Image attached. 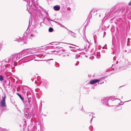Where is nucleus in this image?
<instances>
[{"label":"nucleus","mask_w":131,"mask_h":131,"mask_svg":"<svg viewBox=\"0 0 131 131\" xmlns=\"http://www.w3.org/2000/svg\"><path fill=\"white\" fill-rule=\"evenodd\" d=\"M67 29V30L71 32L72 33L70 34L73 37H75V35L76 34L74 32H72V31L71 30H69L68 29Z\"/></svg>","instance_id":"obj_18"},{"label":"nucleus","mask_w":131,"mask_h":131,"mask_svg":"<svg viewBox=\"0 0 131 131\" xmlns=\"http://www.w3.org/2000/svg\"><path fill=\"white\" fill-rule=\"evenodd\" d=\"M35 32H36V33H37V32H36V30H35Z\"/></svg>","instance_id":"obj_62"},{"label":"nucleus","mask_w":131,"mask_h":131,"mask_svg":"<svg viewBox=\"0 0 131 131\" xmlns=\"http://www.w3.org/2000/svg\"><path fill=\"white\" fill-rule=\"evenodd\" d=\"M81 110L83 111H84V109L83 108V106H82V109H81Z\"/></svg>","instance_id":"obj_43"},{"label":"nucleus","mask_w":131,"mask_h":131,"mask_svg":"<svg viewBox=\"0 0 131 131\" xmlns=\"http://www.w3.org/2000/svg\"><path fill=\"white\" fill-rule=\"evenodd\" d=\"M69 48H73V47H72V46H69Z\"/></svg>","instance_id":"obj_44"},{"label":"nucleus","mask_w":131,"mask_h":131,"mask_svg":"<svg viewBox=\"0 0 131 131\" xmlns=\"http://www.w3.org/2000/svg\"><path fill=\"white\" fill-rule=\"evenodd\" d=\"M41 81V84L45 88L47 89H48L49 85V82L47 80L44 79L42 80Z\"/></svg>","instance_id":"obj_5"},{"label":"nucleus","mask_w":131,"mask_h":131,"mask_svg":"<svg viewBox=\"0 0 131 131\" xmlns=\"http://www.w3.org/2000/svg\"><path fill=\"white\" fill-rule=\"evenodd\" d=\"M110 99V98L109 97L105 98L101 100V102L103 105L108 106L109 105L108 101Z\"/></svg>","instance_id":"obj_9"},{"label":"nucleus","mask_w":131,"mask_h":131,"mask_svg":"<svg viewBox=\"0 0 131 131\" xmlns=\"http://www.w3.org/2000/svg\"><path fill=\"white\" fill-rule=\"evenodd\" d=\"M95 10L94 9H93L91 10V11L90 14L92 15L95 12Z\"/></svg>","instance_id":"obj_22"},{"label":"nucleus","mask_w":131,"mask_h":131,"mask_svg":"<svg viewBox=\"0 0 131 131\" xmlns=\"http://www.w3.org/2000/svg\"><path fill=\"white\" fill-rule=\"evenodd\" d=\"M53 59H49L48 60H42V61H47V62L49 64H51V62H50V61L51 60H53Z\"/></svg>","instance_id":"obj_19"},{"label":"nucleus","mask_w":131,"mask_h":131,"mask_svg":"<svg viewBox=\"0 0 131 131\" xmlns=\"http://www.w3.org/2000/svg\"><path fill=\"white\" fill-rule=\"evenodd\" d=\"M111 12H112L113 15L118 14L119 12V9L118 8H117L115 7H114L111 9Z\"/></svg>","instance_id":"obj_7"},{"label":"nucleus","mask_w":131,"mask_h":131,"mask_svg":"<svg viewBox=\"0 0 131 131\" xmlns=\"http://www.w3.org/2000/svg\"><path fill=\"white\" fill-rule=\"evenodd\" d=\"M88 18L89 20H90V19H91L92 18V15H91L89 14V15L88 16Z\"/></svg>","instance_id":"obj_30"},{"label":"nucleus","mask_w":131,"mask_h":131,"mask_svg":"<svg viewBox=\"0 0 131 131\" xmlns=\"http://www.w3.org/2000/svg\"><path fill=\"white\" fill-rule=\"evenodd\" d=\"M64 50H63L62 47H59L56 50V51H55V52L56 51V53H58V54H60L63 53Z\"/></svg>","instance_id":"obj_11"},{"label":"nucleus","mask_w":131,"mask_h":131,"mask_svg":"<svg viewBox=\"0 0 131 131\" xmlns=\"http://www.w3.org/2000/svg\"><path fill=\"white\" fill-rule=\"evenodd\" d=\"M65 2L67 4H71L72 2V0H65Z\"/></svg>","instance_id":"obj_21"},{"label":"nucleus","mask_w":131,"mask_h":131,"mask_svg":"<svg viewBox=\"0 0 131 131\" xmlns=\"http://www.w3.org/2000/svg\"><path fill=\"white\" fill-rule=\"evenodd\" d=\"M24 1H26L27 3V10H29L30 9L32 11V14L33 13L35 15H37L38 12H39L40 9L41 8V7L39 6L38 3L37 2L35 4L33 2L32 0H23Z\"/></svg>","instance_id":"obj_1"},{"label":"nucleus","mask_w":131,"mask_h":131,"mask_svg":"<svg viewBox=\"0 0 131 131\" xmlns=\"http://www.w3.org/2000/svg\"><path fill=\"white\" fill-rule=\"evenodd\" d=\"M31 36L32 37L35 36V35L34 34H31Z\"/></svg>","instance_id":"obj_39"},{"label":"nucleus","mask_w":131,"mask_h":131,"mask_svg":"<svg viewBox=\"0 0 131 131\" xmlns=\"http://www.w3.org/2000/svg\"><path fill=\"white\" fill-rule=\"evenodd\" d=\"M125 7H123V9H122V13H123V12H124V10H125Z\"/></svg>","instance_id":"obj_34"},{"label":"nucleus","mask_w":131,"mask_h":131,"mask_svg":"<svg viewBox=\"0 0 131 131\" xmlns=\"http://www.w3.org/2000/svg\"><path fill=\"white\" fill-rule=\"evenodd\" d=\"M73 48H72L73 49H75V48L74 47H73Z\"/></svg>","instance_id":"obj_58"},{"label":"nucleus","mask_w":131,"mask_h":131,"mask_svg":"<svg viewBox=\"0 0 131 131\" xmlns=\"http://www.w3.org/2000/svg\"><path fill=\"white\" fill-rule=\"evenodd\" d=\"M0 131H2V129L1 128H0Z\"/></svg>","instance_id":"obj_51"},{"label":"nucleus","mask_w":131,"mask_h":131,"mask_svg":"<svg viewBox=\"0 0 131 131\" xmlns=\"http://www.w3.org/2000/svg\"><path fill=\"white\" fill-rule=\"evenodd\" d=\"M79 61H77L76 62V63L75 64V66H77L79 65Z\"/></svg>","instance_id":"obj_32"},{"label":"nucleus","mask_w":131,"mask_h":131,"mask_svg":"<svg viewBox=\"0 0 131 131\" xmlns=\"http://www.w3.org/2000/svg\"><path fill=\"white\" fill-rule=\"evenodd\" d=\"M104 83V82H101L100 83V84H102V83Z\"/></svg>","instance_id":"obj_47"},{"label":"nucleus","mask_w":131,"mask_h":131,"mask_svg":"<svg viewBox=\"0 0 131 131\" xmlns=\"http://www.w3.org/2000/svg\"><path fill=\"white\" fill-rule=\"evenodd\" d=\"M55 63H56L55 64V66L57 67H59L60 66L59 64L56 62H55Z\"/></svg>","instance_id":"obj_25"},{"label":"nucleus","mask_w":131,"mask_h":131,"mask_svg":"<svg viewBox=\"0 0 131 131\" xmlns=\"http://www.w3.org/2000/svg\"><path fill=\"white\" fill-rule=\"evenodd\" d=\"M93 58H94L93 57H90V59H91L92 60L93 59Z\"/></svg>","instance_id":"obj_40"},{"label":"nucleus","mask_w":131,"mask_h":131,"mask_svg":"<svg viewBox=\"0 0 131 131\" xmlns=\"http://www.w3.org/2000/svg\"><path fill=\"white\" fill-rule=\"evenodd\" d=\"M25 52H23L21 54V57L24 56H25L28 54V53H30L31 54H33L36 52L35 48H33L32 49L29 48L27 49L26 51H25Z\"/></svg>","instance_id":"obj_4"},{"label":"nucleus","mask_w":131,"mask_h":131,"mask_svg":"<svg viewBox=\"0 0 131 131\" xmlns=\"http://www.w3.org/2000/svg\"><path fill=\"white\" fill-rule=\"evenodd\" d=\"M102 48L103 49L104 48V47H103Z\"/></svg>","instance_id":"obj_56"},{"label":"nucleus","mask_w":131,"mask_h":131,"mask_svg":"<svg viewBox=\"0 0 131 131\" xmlns=\"http://www.w3.org/2000/svg\"><path fill=\"white\" fill-rule=\"evenodd\" d=\"M31 102L29 100H28V103H27V102L25 103V107L26 108H28L30 106V103Z\"/></svg>","instance_id":"obj_17"},{"label":"nucleus","mask_w":131,"mask_h":131,"mask_svg":"<svg viewBox=\"0 0 131 131\" xmlns=\"http://www.w3.org/2000/svg\"><path fill=\"white\" fill-rule=\"evenodd\" d=\"M69 56V54H67V55H66V57H68V56Z\"/></svg>","instance_id":"obj_53"},{"label":"nucleus","mask_w":131,"mask_h":131,"mask_svg":"<svg viewBox=\"0 0 131 131\" xmlns=\"http://www.w3.org/2000/svg\"><path fill=\"white\" fill-rule=\"evenodd\" d=\"M60 7L59 5H56L53 7V9L56 11H58L60 9Z\"/></svg>","instance_id":"obj_13"},{"label":"nucleus","mask_w":131,"mask_h":131,"mask_svg":"<svg viewBox=\"0 0 131 131\" xmlns=\"http://www.w3.org/2000/svg\"><path fill=\"white\" fill-rule=\"evenodd\" d=\"M27 88V87L26 86H24V87L23 88V90L22 91V92L23 93H26V91H25L24 90V88H25V89Z\"/></svg>","instance_id":"obj_26"},{"label":"nucleus","mask_w":131,"mask_h":131,"mask_svg":"<svg viewBox=\"0 0 131 131\" xmlns=\"http://www.w3.org/2000/svg\"><path fill=\"white\" fill-rule=\"evenodd\" d=\"M85 41L87 42V43H86V46H84V48H88L89 47V42L86 39Z\"/></svg>","instance_id":"obj_16"},{"label":"nucleus","mask_w":131,"mask_h":131,"mask_svg":"<svg viewBox=\"0 0 131 131\" xmlns=\"http://www.w3.org/2000/svg\"><path fill=\"white\" fill-rule=\"evenodd\" d=\"M4 78L3 76L1 75H0V80L2 81L3 80Z\"/></svg>","instance_id":"obj_27"},{"label":"nucleus","mask_w":131,"mask_h":131,"mask_svg":"<svg viewBox=\"0 0 131 131\" xmlns=\"http://www.w3.org/2000/svg\"><path fill=\"white\" fill-rule=\"evenodd\" d=\"M23 51L21 52V54L23 53ZM21 54L20 55L19 54H16L15 55H11L8 58V63L9 64H12L13 61L14 62L15 61L19 59V58H21L23 56L21 57Z\"/></svg>","instance_id":"obj_3"},{"label":"nucleus","mask_w":131,"mask_h":131,"mask_svg":"<svg viewBox=\"0 0 131 131\" xmlns=\"http://www.w3.org/2000/svg\"><path fill=\"white\" fill-rule=\"evenodd\" d=\"M91 114H94V113L93 112H91Z\"/></svg>","instance_id":"obj_57"},{"label":"nucleus","mask_w":131,"mask_h":131,"mask_svg":"<svg viewBox=\"0 0 131 131\" xmlns=\"http://www.w3.org/2000/svg\"><path fill=\"white\" fill-rule=\"evenodd\" d=\"M78 50V49H71V51H72L73 52H77V50Z\"/></svg>","instance_id":"obj_29"},{"label":"nucleus","mask_w":131,"mask_h":131,"mask_svg":"<svg viewBox=\"0 0 131 131\" xmlns=\"http://www.w3.org/2000/svg\"><path fill=\"white\" fill-rule=\"evenodd\" d=\"M57 42H54L51 45V46H49L48 47V49H51L52 48L55 49L56 48V50L59 47L58 46L59 45V44L56 43Z\"/></svg>","instance_id":"obj_8"},{"label":"nucleus","mask_w":131,"mask_h":131,"mask_svg":"<svg viewBox=\"0 0 131 131\" xmlns=\"http://www.w3.org/2000/svg\"><path fill=\"white\" fill-rule=\"evenodd\" d=\"M97 58H100V56H98L97 55Z\"/></svg>","instance_id":"obj_37"},{"label":"nucleus","mask_w":131,"mask_h":131,"mask_svg":"<svg viewBox=\"0 0 131 131\" xmlns=\"http://www.w3.org/2000/svg\"><path fill=\"white\" fill-rule=\"evenodd\" d=\"M128 64H130V62L128 61L127 60L124 58L121 60H118L115 62V63H114V65L116 67V68L120 71L125 69Z\"/></svg>","instance_id":"obj_2"},{"label":"nucleus","mask_w":131,"mask_h":131,"mask_svg":"<svg viewBox=\"0 0 131 131\" xmlns=\"http://www.w3.org/2000/svg\"><path fill=\"white\" fill-rule=\"evenodd\" d=\"M68 44H69V45H73V46H75L74 45H73V44H71V43H68Z\"/></svg>","instance_id":"obj_50"},{"label":"nucleus","mask_w":131,"mask_h":131,"mask_svg":"<svg viewBox=\"0 0 131 131\" xmlns=\"http://www.w3.org/2000/svg\"><path fill=\"white\" fill-rule=\"evenodd\" d=\"M56 23H57L59 25H60V23H59L57 22H56Z\"/></svg>","instance_id":"obj_49"},{"label":"nucleus","mask_w":131,"mask_h":131,"mask_svg":"<svg viewBox=\"0 0 131 131\" xmlns=\"http://www.w3.org/2000/svg\"><path fill=\"white\" fill-rule=\"evenodd\" d=\"M31 80H32V81H33V80H32V79H31Z\"/></svg>","instance_id":"obj_61"},{"label":"nucleus","mask_w":131,"mask_h":131,"mask_svg":"<svg viewBox=\"0 0 131 131\" xmlns=\"http://www.w3.org/2000/svg\"><path fill=\"white\" fill-rule=\"evenodd\" d=\"M128 5L129 6H131V0L130 2L128 3Z\"/></svg>","instance_id":"obj_35"},{"label":"nucleus","mask_w":131,"mask_h":131,"mask_svg":"<svg viewBox=\"0 0 131 131\" xmlns=\"http://www.w3.org/2000/svg\"><path fill=\"white\" fill-rule=\"evenodd\" d=\"M94 42L95 43H96V41H95V36H94Z\"/></svg>","instance_id":"obj_42"},{"label":"nucleus","mask_w":131,"mask_h":131,"mask_svg":"<svg viewBox=\"0 0 131 131\" xmlns=\"http://www.w3.org/2000/svg\"><path fill=\"white\" fill-rule=\"evenodd\" d=\"M6 97L4 96L2 100L1 101L0 103V106L1 107H5L6 106L5 103V99Z\"/></svg>","instance_id":"obj_10"},{"label":"nucleus","mask_w":131,"mask_h":131,"mask_svg":"<svg viewBox=\"0 0 131 131\" xmlns=\"http://www.w3.org/2000/svg\"><path fill=\"white\" fill-rule=\"evenodd\" d=\"M117 99V100H120V99Z\"/></svg>","instance_id":"obj_60"},{"label":"nucleus","mask_w":131,"mask_h":131,"mask_svg":"<svg viewBox=\"0 0 131 131\" xmlns=\"http://www.w3.org/2000/svg\"><path fill=\"white\" fill-rule=\"evenodd\" d=\"M113 19H111V20H110V21H113Z\"/></svg>","instance_id":"obj_54"},{"label":"nucleus","mask_w":131,"mask_h":131,"mask_svg":"<svg viewBox=\"0 0 131 131\" xmlns=\"http://www.w3.org/2000/svg\"><path fill=\"white\" fill-rule=\"evenodd\" d=\"M93 119V117L92 118V119H91L90 123H91V122H92V120Z\"/></svg>","instance_id":"obj_48"},{"label":"nucleus","mask_w":131,"mask_h":131,"mask_svg":"<svg viewBox=\"0 0 131 131\" xmlns=\"http://www.w3.org/2000/svg\"><path fill=\"white\" fill-rule=\"evenodd\" d=\"M27 37H26L24 36L22 39V40H23V41H22V42H23L22 44L26 43L27 41Z\"/></svg>","instance_id":"obj_14"},{"label":"nucleus","mask_w":131,"mask_h":131,"mask_svg":"<svg viewBox=\"0 0 131 131\" xmlns=\"http://www.w3.org/2000/svg\"><path fill=\"white\" fill-rule=\"evenodd\" d=\"M90 129L91 131H92L93 129V127L91 125L90 127Z\"/></svg>","instance_id":"obj_31"},{"label":"nucleus","mask_w":131,"mask_h":131,"mask_svg":"<svg viewBox=\"0 0 131 131\" xmlns=\"http://www.w3.org/2000/svg\"><path fill=\"white\" fill-rule=\"evenodd\" d=\"M8 59H5L2 62V63L5 64L3 67V69L5 70H7V68L11 64H9L8 63Z\"/></svg>","instance_id":"obj_6"},{"label":"nucleus","mask_w":131,"mask_h":131,"mask_svg":"<svg viewBox=\"0 0 131 131\" xmlns=\"http://www.w3.org/2000/svg\"><path fill=\"white\" fill-rule=\"evenodd\" d=\"M16 41H17L18 42H20L21 41H23V40H22V39H21V38L19 37L18 38H17L16 39Z\"/></svg>","instance_id":"obj_20"},{"label":"nucleus","mask_w":131,"mask_h":131,"mask_svg":"<svg viewBox=\"0 0 131 131\" xmlns=\"http://www.w3.org/2000/svg\"><path fill=\"white\" fill-rule=\"evenodd\" d=\"M24 35H27V33H26V34H24Z\"/></svg>","instance_id":"obj_59"},{"label":"nucleus","mask_w":131,"mask_h":131,"mask_svg":"<svg viewBox=\"0 0 131 131\" xmlns=\"http://www.w3.org/2000/svg\"><path fill=\"white\" fill-rule=\"evenodd\" d=\"M62 56L63 57H64L66 56V55H62Z\"/></svg>","instance_id":"obj_45"},{"label":"nucleus","mask_w":131,"mask_h":131,"mask_svg":"<svg viewBox=\"0 0 131 131\" xmlns=\"http://www.w3.org/2000/svg\"><path fill=\"white\" fill-rule=\"evenodd\" d=\"M42 115H44V116H46V115H44V114H43Z\"/></svg>","instance_id":"obj_52"},{"label":"nucleus","mask_w":131,"mask_h":131,"mask_svg":"<svg viewBox=\"0 0 131 131\" xmlns=\"http://www.w3.org/2000/svg\"><path fill=\"white\" fill-rule=\"evenodd\" d=\"M118 108L119 109H121L122 108V107L121 106H119L118 107Z\"/></svg>","instance_id":"obj_41"},{"label":"nucleus","mask_w":131,"mask_h":131,"mask_svg":"<svg viewBox=\"0 0 131 131\" xmlns=\"http://www.w3.org/2000/svg\"><path fill=\"white\" fill-rule=\"evenodd\" d=\"M99 16L100 17V15H99Z\"/></svg>","instance_id":"obj_64"},{"label":"nucleus","mask_w":131,"mask_h":131,"mask_svg":"<svg viewBox=\"0 0 131 131\" xmlns=\"http://www.w3.org/2000/svg\"><path fill=\"white\" fill-rule=\"evenodd\" d=\"M25 115H26V117H28L29 116V114L27 112L25 113Z\"/></svg>","instance_id":"obj_28"},{"label":"nucleus","mask_w":131,"mask_h":131,"mask_svg":"<svg viewBox=\"0 0 131 131\" xmlns=\"http://www.w3.org/2000/svg\"><path fill=\"white\" fill-rule=\"evenodd\" d=\"M106 51L105 50L103 49L101 50V52L103 53H105Z\"/></svg>","instance_id":"obj_33"},{"label":"nucleus","mask_w":131,"mask_h":131,"mask_svg":"<svg viewBox=\"0 0 131 131\" xmlns=\"http://www.w3.org/2000/svg\"><path fill=\"white\" fill-rule=\"evenodd\" d=\"M53 29L51 27H50L49 28V29H48V31L49 32H52L53 31Z\"/></svg>","instance_id":"obj_24"},{"label":"nucleus","mask_w":131,"mask_h":131,"mask_svg":"<svg viewBox=\"0 0 131 131\" xmlns=\"http://www.w3.org/2000/svg\"><path fill=\"white\" fill-rule=\"evenodd\" d=\"M113 60H114V61H115L116 60V57H114L113 58Z\"/></svg>","instance_id":"obj_38"},{"label":"nucleus","mask_w":131,"mask_h":131,"mask_svg":"<svg viewBox=\"0 0 131 131\" xmlns=\"http://www.w3.org/2000/svg\"><path fill=\"white\" fill-rule=\"evenodd\" d=\"M106 33L105 32H104V33Z\"/></svg>","instance_id":"obj_63"},{"label":"nucleus","mask_w":131,"mask_h":131,"mask_svg":"<svg viewBox=\"0 0 131 131\" xmlns=\"http://www.w3.org/2000/svg\"><path fill=\"white\" fill-rule=\"evenodd\" d=\"M28 92H29H29L28 91H27V93H26V95H27V96H28Z\"/></svg>","instance_id":"obj_46"},{"label":"nucleus","mask_w":131,"mask_h":131,"mask_svg":"<svg viewBox=\"0 0 131 131\" xmlns=\"http://www.w3.org/2000/svg\"><path fill=\"white\" fill-rule=\"evenodd\" d=\"M54 52V51H50V52H49V54H51V53H52V52Z\"/></svg>","instance_id":"obj_36"},{"label":"nucleus","mask_w":131,"mask_h":131,"mask_svg":"<svg viewBox=\"0 0 131 131\" xmlns=\"http://www.w3.org/2000/svg\"><path fill=\"white\" fill-rule=\"evenodd\" d=\"M100 81L98 79H94L90 81V83L91 84H93L95 83L99 82Z\"/></svg>","instance_id":"obj_12"},{"label":"nucleus","mask_w":131,"mask_h":131,"mask_svg":"<svg viewBox=\"0 0 131 131\" xmlns=\"http://www.w3.org/2000/svg\"><path fill=\"white\" fill-rule=\"evenodd\" d=\"M16 94L19 96L20 99L23 102H24V98L19 93H17Z\"/></svg>","instance_id":"obj_15"},{"label":"nucleus","mask_w":131,"mask_h":131,"mask_svg":"<svg viewBox=\"0 0 131 131\" xmlns=\"http://www.w3.org/2000/svg\"><path fill=\"white\" fill-rule=\"evenodd\" d=\"M107 77V76L104 77L100 78V79H98V80H100V81H101L102 80H104Z\"/></svg>","instance_id":"obj_23"},{"label":"nucleus","mask_w":131,"mask_h":131,"mask_svg":"<svg viewBox=\"0 0 131 131\" xmlns=\"http://www.w3.org/2000/svg\"><path fill=\"white\" fill-rule=\"evenodd\" d=\"M131 101V100H129V101H127L125 102H129V101Z\"/></svg>","instance_id":"obj_55"}]
</instances>
